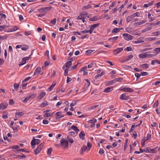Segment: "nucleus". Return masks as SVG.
<instances>
[{
	"label": "nucleus",
	"instance_id": "13d9d810",
	"mask_svg": "<svg viewBox=\"0 0 160 160\" xmlns=\"http://www.w3.org/2000/svg\"><path fill=\"white\" fill-rule=\"evenodd\" d=\"M158 100H157L156 101L154 104L153 105V107L154 108H155L158 106Z\"/></svg>",
	"mask_w": 160,
	"mask_h": 160
},
{
	"label": "nucleus",
	"instance_id": "a878e982",
	"mask_svg": "<svg viewBox=\"0 0 160 160\" xmlns=\"http://www.w3.org/2000/svg\"><path fill=\"white\" fill-rule=\"evenodd\" d=\"M100 25V23H98L95 24H94L93 25H92L91 26L90 29H92V30H94L95 28L98 27Z\"/></svg>",
	"mask_w": 160,
	"mask_h": 160
},
{
	"label": "nucleus",
	"instance_id": "412c9836",
	"mask_svg": "<svg viewBox=\"0 0 160 160\" xmlns=\"http://www.w3.org/2000/svg\"><path fill=\"white\" fill-rule=\"evenodd\" d=\"M147 53H144V54L141 53L139 55V57L140 58H147Z\"/></svg>",
	"mask_w": 160,
	"mask_h": 160
},
{
	"label": "nucleus",
	"instance_id": "393cba45",
	"mask_svg": "<svg viewBox=\"0 0 160 160\" xmlns=\"http://www.w3.org/2000/svg\"><path fill=\"white\" fill-rule=\"evenodd\" d=\"M105 73L104 72H102L100 74H98L97 75H96L95 77V78L96 79H97L99 78V77H101L103 75L105 74Z\"/></svg>",
	"mask_w": 160,
	"mask_h": 160
},
{
	"label": "nucleus",
	"instance_id": "39448f33",
	"mask_svg": "<svg viewBox=\"0 0 160 160\" xmlns=\"http://www.w3.org/2000/svg\"><path fill=\"white\" fill-rule=\"evenodd\" d=\"M123 36L124 39L127 40H130L132 39L133 37L132 35L127 33L123 34Z\"/></svg>",
	"mask_w": 160,
	"mask_h": 160
},
{
	"label": "nucleus",
	"instance_id": "f03ea898",
	"mask_svg": "<svg viewBox=\"0 0 160 160\" xmlns=\"http://www.w3.org/2000/svg\"><path fill=\"white\" fill-rule=\"evenodd\" d=\"M52 8V7H46L45 8H42L38 9V11L40 12L46 13L48 11H50Z\"/></svg>",
	"mask_w": 160,
	"mask_h": 160
},
{
	"label": "nucleus",
	"instance_id": "6e6d98bb",
	"mask_svg": "<svg viewBox=\"0 0 160 160\" xmlns=\"http://www.w3.org/2000/svg\"><path fill=\"white\" fill-rule=\"evenodd\" d=\"M132 50V49L131 47H127L126 48L124 49L125 51H130Z\"/></svg>",
	"mask_w": 160,
	"mask_h": 160
},
{
	"label": "nucleus",
	"instance_id": "f704fd0d",
	"mask_svg": "<svg viewBox=\"0 0 160 160\" xmlns=\"http://www.w3.org/2000/svg\"><path fill=\"white\" fill-rule=\"evenodd\" d=\"M95 62H92L90 64L88 65V68H91L92 67H95Z\"/></svg>",
	"mask_w": 160,
	"mask_h": 160
},
{
	"label": "nucleus",
	"instance_id": "aec40b11",
	"mask_svg": "<svg viewBox=\"0 0 160 160\" xmlns=\"http://www.w3.org/2000/svg\"><path fill=\"white\" fill-rule=\"evenodd\" d=\"M158 148V147H157L153 149H151L150 148V153H154L157 152L158 151V150L157 149Z\"/></svg>",
	"mask_w": 160,
	"mask_h": 160
},
{
	"label": "nucleus",
	"instance_id": "58836bf2",
	"mask_svg": "<svg viewBox=\"0 0 160 160\" xmlns=\"http://www.w3.org/2000/svg\"><path fill=\"white\" fill-rule=\"evenodd\" d=\"M71 128L75 131H76V132L79 131V130L78 129L77 127L75 126L72 125L71 127Z\"/></svg>",
	"mask_w": 160,
	"mask_h": 160
},
{
	"label": "nucleus",
	"instance_id": "5fc2aeb1",
	"mask_svg": "<svg viewBox=\"0 0 160 160\" xmlns=\"http://www.w3.org/2000/svg\"><path fill=\"white\" fill-rule=\"evenodd\" d=\"M77 101H75L74 100H73L72 102L70 104L71 107H72L75 106L76 104V102Z\"/></svg>",
	"mask_w": 160,
	"mask_h": 160
},
{
	"label": "nucleus",
	"instance_id": "ddd939ff",
	"mask_svg": "<svg viewBox=\"0 0 160 160\" xmlns=\"http://www.w3.org/2000/svg\"><path fill=\"white\" fill-rule=\"evenodd\" d=\"M85 135L84 132L83 131H82L79 134V137L81 139L83 140L85 139Z\"/></svg>",
	"mask_w": 160,
	"mask_h": 160
},
{
	"label": "nucleus",
	"instance_id": "864d4df0",
	"mask_svg": "<svg viewBox=\"0 0 160 160\" xmlns=\"http://www.w3.org/2000/svg\"><path fill=\"white\" fill-rule=\"evenodd\" d=\"M151 135L150 133H148L147 135L146 141L149 140L151 138Z\"/></svg>",
	"mask_w": 160,
	"mask_h": 160
},
{
	"label": "nucleus",
	"instance_id": "09e8293b",
	"mask_svg": "<svg viewBox=\"0 0 160 160\" xmlns=\"http://www.w3.org/2000/svg\"><path fill=\"white\" fill-rule=\"evenodd\" d=\"M150 147H147L144 149L143 151L147 153H150Z\"/></svg>",
	"mask_w": 160,
	"mask_h": 160
},
{
	"label": "nucleus",
	"instance_id": "bf43d9fd",
	"mask_svg": "<svg viewBox=\"0 0 160 160\" xmlns=\"http://www.w3.org/2000/svg\"><path fill=\"white\" fill-rule=\"evenodd\" d=\"M153 34L154 36H157L158 35H160V31H157L154 32Z\"/></svg>",
	"mask_w": 160,
	"mask_h": 160
},
{
	"label": "nucleus",
	"instance_id": "0eeeda50",
	"mask_svg": "<svg viewBox=\"0 0 160 160\" xmlns=\"http://www.w3.org/2000/svg\"><path fill=\"white\" fill-rule=\"evenodd\" d=\"M123 50L122 48H118L113 50V54L114 55H117L121 52Z\"/></svg>",
	"mask_w": 160,
	"mask_h": 160
},
{
	"label": "nucleus",
	"instance_id": "bb28decb",
	"mask_svg": "<svg viewBox=\"0 0 160 160\" xmlns=\"http://www.w3.org/2000/svg\"><path fill=\"white\" fill-rule=\"evenodd\" d=\"M154 2V1H152L151 2L149 3H148L144 4L143 5V7L145 8H147L148 7L152 5L153 4Z\"/></svg>",
	"mask_w": 160,
	"mask_h": 160
},
{
	"label": "nucleus",
	"instance_id": "603ef678",
	"mask_svg": "<svg viewBox=\"0 0 160 160\" xmlns=\"http://www.w3.org/2000/svg\"><path fill=\"white\" fill-rule=\"evenodd\" d=\"M8 37L6 35H4L3 36H0V40H3L4 39H6Z\"/></svg>",
	"mask_w": 160,
	"mask_h": 160
},
{
	"label": "nucleus",
	"instance_id": "72a5a7b5",
	"mask_svg": "<svg viewBox=\"0 0 160 160\" xmlns=\"http://www.w3.org/2000/svg\"><path fill=\"white\" fill-rule=\"evenodd\" d=\"M119 32L118 28H114L112 31V32L113 33H117Z\"/></svg>",
	"mask_w": 160,
	"mask_h": 160
},
{
	"label": "nucleus",
	"instance_id": "3c124183",
	"mask_svg": "<svg viewBox=\"0 0 160 160\" xmlns=\"http://www.w3.org/2000/svg\"><path fill=\"white\" fill-rule=\"evenodd\" d=\"M0 15L2 18H6V16L5 14H3V13L1 11L0 12Z\"/></svg>",
	"mask_w": 160,
	"mask_h": 160
},
{
	"label": "nucleus",
	"instance_id": "2f4dec72",
	"mask_svg": "<svg viewBox=\"0 0 160 160\" xmlns=\"http://www.w3.org/2000/svg\"><path fill=\"white\" fill-rule=\"evenodd\" d=\"M154 53L158 54L160 52V48H156L154 50Z\"/></svg>",
	"mask_w": 160,
	"mask_h": 160
},
{
	"label": "nucleus",
	"instance_id": "79ce46f5",
	"mask_svg": "<svg viewBox=\"0 0 160 160\" xmlns=\"http://www.w3.org/2000/svg\"><path fill=\"white\" fill-rule=\"evenodd\" d=\"M52 148H49L48 149V150L47 152V154L49 155H51L52 152Z\"/></svg>",
	"mask_w": 160,
	"mask_h": 160
},
{
	"label": "nucleus",
	"instance_id": "c85d7f7f",
	"mask_svg": "<svg viewBox=\"0 0 160 160\" xmlns=\"http://www.w3.org/2000/svg\"><path fill=\"white\" fill-rule=\"evenodd\" d=\"M149 65L148 64H142L140 65V67L143 69H147L149 67Z\"/></svg>",
	"mask_w": 160,
	"mask_h": 160
},
{
	"label": "nucleus",
	"instance_id": "dca6fc26",
	"mask_svg": "<svg viewBox=\"0 0 160 160\" xmlns=\"http://www.w3.org/2000/svg\"><path fill=\"white\" fill-rule=\"evenodd\" d=\"M48 105V103L47 101H44L39 106L41 108H42Z\"/></svg>",
	"mask_w": 160,
	"mask_h": 160
},
{
	"label": "nucleus",
	"instance_id": "4be33fe9",
	"mask_svg": "<svg viewBox=\"0 0 160 160\" xmlns=\"http://www.w3.org/2000/svg\"><path fill=\"white\" fill-rule=\"evenodd\" d=\"M112 90V88L110 87H108L106 88L104 90L103 92L105 93L111 92Z\"/></svg>",
	"mask_w": 160,
	"mask_h": 160
},
{
	"label": "nucleus",
	"instance_id": "0e129e2a",
	"mask_svg": "<svg viewBox=\"0 0 160 160\" xmlns=\"http://www.w3.org/2000/svg\"><path fill=\"white\" fill-rule=\"evenodd\" d=\"M104 152V150L103 149L100 148L99 151V153L101 154H103Z\"/></svg>",
	"mask_w": 160,
	"mask_h": 160
},
{
	"label": "nucleus",
	"instance_id": "9b49d317",
	"mask_svg": "<svg viewBox=\"0 0 160 160\" xmlns=\"http://www.w3.org/2000/svg\"><path fill=\"white\" fill-rule=\"evenodd\" d=\"M101 18V17L98 16H95L93 17L92 18L89 19V20L91 21H95L98 20Z\"/></svg>",
	"mask_w": 160,
	"mask_h": 160
},
{
	"label": "nucleus",
	"instance_id": "473e14b6",
	"mask_svg": "<svg viewBox=\"0 0 160 160\" xmlns=\"http://www.w3.org/2000/svg\"><path fill=\"white\" fill-rule=\"evenodd\" d=\"M56 85V82H53L51 86L48 88V89L49 90V91H51L53 88Z\"/></svg>",
	"mask_w": 160,
	"mask_h": 160
},
{
	"label": "nucleus",
	"instance_id": "37998d69",
	"mask_svg": "<svg viewBox=\"0 0 160 160\" xmlns=\"http://www.w3.org/2000/svg\"><path fill=\"white\" fill-rule=\"evenodd\" d=\"M140 73L141 76H145L148 75V73L147 72H142Z\"/></svg>",
	"mask_w": 160,
	"mask_h": 160
},
{
	"label": "nucleus",
	"instance_id": "4468645a",
	"mask_svg": "<svg viewBox=\"0 0 160 160\" xmlns=\"http://www.w3.org/2000/svg\"><path fill=\"white\" fill-rule=\"evenodd\" d=\"M62 113L61 112H56L55 114V115L57 117H58L56 118V119L61 118L64 117V116L63 115H62Z\"/></svg>",
	"mask_w": 160,
	"mask_h": 160
},
{
	"label": "nucleus",
	"instance_id": "a211bd4d",
	"mask_svg": "<svg viewBox=\"0 0 160 160\" xmlns=\"http://www.w3.org/2000/svg\"><path fill=\"white\" fill-rule=\"evenodd\" d=\"M30 58V57H25L24 58L22 59V63L19 64V66L22 65L26 63L27 60H28Z\"/></svg>",
	"mask_w": 160,
	"mask_h": 160
},
{
	"label": "nucleus",
	"instance_id": "9d476101",
	"mask_svg": "<svg viewBox=\"0 0 160 160\" xmlns=\"http://www.w3.org/2000/svg\"><path fill=\"white\" fill-rule=\"evenodd\" d=\"M8 106V104L5 102H2L0 104V109H5Z\"/></svg>",
	"mask_w": 160,
	"mask_h": 160
},
{
	"label": "nucleus",
	"instance_id": "774afa93",
	"mask_svg": "<svg viewBox=\"0 0 160 160\" xmlns=\"http://www.w3.org/2000/svg\"><path fill=\"white\" fill-rule=\"evenodd\" d=\"M19 85L18 84L15 83L14 85V88L15 89H18L19 88Z\"/></svg>",
	"mask_w": 160,
	"mask_h": 160
},
{
	"label": "nucleus",
	"instance_id": "f257e3e1",
	"mask_svg": "<svg viewBox=\"0 0 160 160\" xmlns=\"http://www.w3.org/2000/svg\"><path fill=\"white\" fill-rule=\"evenodd\" d=\"M44 145V144L43 143H42L39 145L38 147L34 151L35 155H37L40 152L41 150L43 148Z\"/></svg>",
	"mask_w": 160,
	"mask_h": 160
},
{
	"label": "nucleus",
	"instance_id": "4c0bfd02",
	"mask_svg": "<svg viewBox=\"0 0 160 160\" xmlns=\"http://www.w3.org/2000/svg\"><path fill=\"white\" fill-rule=\"evenodd\" d=\"M30 98H31V97L27 96L22 101L24 103H26Z\"/></svg>",
	"mask_w": 160,
	"mask_h": 160
},
{
	"label": "nucleus",
	"instance_id": "e433bc0d",
	"mask_svg": "<svg viewBox=\"0 0 160 160\" xmlns=\"http://www.w3.org/2000/svg\"><path fill=\"white\" fill-rule=\"evenodd\" d=\"M155 63L160 64V61L158 60H152V61L151 64L152 65H154Z\"/></svg>",
	"mask_w": 160,
	"mask_h": 160
},
{
	"label": "nucleus",
	"instance_id": "052dcab7",
	"mask_svg": "<svg viewBox=\"0 0 160 160\" xmlns=\"http://www.w3.org/2000/svg\"><path fill=\"white\" fill-rule=\"evenodd\" d=\"M2 117L4 119L7 118H8V113H6V114H3Z\"/></svg>",
	"mask_w": 160,
	"mask_h": 160
},
{
	"label": "nucleus",
	"instance_id": "69168bd1",
	"mask_svg": "<svg viewBox=\"0 0 160 160\" xmlns=\"http://www.w3.org/2000/svg\"><path fill=\"white\" fill-rule=\"evenodd\" d=\"M39 71H35L33 75L36 76H38L39 74Z\"/></svg>",
	"mask_w": 160,
	"mask_h": 160
},
{
	"label": "nucleus",
	"instance_id": "f8f14e48",
	"mask_svg": "<svg viewBox=\"0 0 160 160\" xmlns=\"http://www.w3.org/2000/svg\"><path fill=\"white\" fill-rule=\"evenodd\" d=\"M46 94V93L45 92L41 91L38 96V98L40 100H41L43 97H44L45 96Z\"/></svg>",
	"mask_w": 160,
	"mask_h": 160
},
{
	"label": "nucleus",
	"instance_id": "7ed1b4c3",
	"mask_svg": "<svg viewBox=\"0 0 160 160\" xmlns=\"http://www.w3.org/2000/svg\"><path fill=\"white\" fill-rule=\"evenodd\" d=\"M61 144L62 146H63L65 148L68 147V143L67 140H65V138H63L61 140Z\"/></svg>",
	"mask_w": 160,
	"mask_h": 160
},
{
	"label": "nucleus",
	"instance_id": "c756f323",
	"mask_svg": "<svg viewBox=\"0 0 160 160\" xmlns=\"http://www.w3.org/2000/svg\"><path fill=\"white\" fill-rule=\"evenodd\" d=\"M53 113H54L53 112H52V113H46L43 115V116L45 118H48V117H49L52 116L53 114Z\"/></svg>",
	"mask_w": 160,
	"mask_h": 160
},
{
	"label": "nucleus",
	"instance_id": "49530a36",
	"mask_svg": "<svg viewBox=\"0 0 160 160\" xmlns=\"http://www.w3.org/2000/svg\"><path fill=\"white\" fill-rule=\"evenodd\" d=\"M128 139H126L125 140V143L124 144V151L126 150V147L127 146V143H128Z\"/></svg>",
	"mask_w": 160,
	"mask_h": 160
},
{
	"label": "nucleus",
	"instance_id": "a18cd8bd",
	"mask_svg": "<svg viewBox=\"0 0 160 160\" xmlns=\"http://www.w3.org/2000/svg\"><path fill=\"white\" fill-rule=\"evenodd\" d=\"M67 139L69 142H70L72 143H73L74 142V140L73 139L70 138L69 136H68L67 137Z\"/></svg>",
	"mask_w": 160,
	"mask_h": 160
},
{
	"label": "nucleus",
	"instance_id": "8fccbe9b",
	"mask_svg": "<svg viewBox=\"0 0 160 160\" xmlns=\"http://www.w3.org/2000/svg\"><path fill=\"white\" fill-rule=\"evenodd\" d=\"M140 39H138L137 40L135 41L136 43H140L144 42V41L142 40H140Z\"/></svg>",
	"mask_w": 160,
	"mask_h": 160
},
{
	"label": "nucleus",
	"instance_id": "423d86ee",
	"mask_svg": "<svg viewBox=\"0 0 160 160\" xmlns=\"http://www.w3.org/2000/svg\"><path fill=\"white\" fill-rule=\"evenodd\" d=\"M129 98V96L126 93H123L121 94L120 96L119 99L121 100H128Z\"/></svg>",
	"mask_w": 160,
	"mask_h": 160
},
{
	"label": "nucleus",
	"instance_id": "de8ad7c7",
	"mask_svg": "<svg viewBox=\"0 0 160 160\" xmlns=\"http://www.w3.org/2000/svg\"><path fill=\"white\" fill-rule=\"evenodd\" d=\"M57 21V19L56 18H54L52 20L50 21V23L53 25L55 24Z\"/></svg>",
	"mask_w": 160,
	"mask_h": 160
},
{
	"label": "nucleus",
	"instance_id": "b1692460",
	"mask_svg": "<svg viewBox=\"0 0 160 160\" xmlns=\"http://www.w3.org/2000/svg\"><path fill=\"white\" fill-rule=\"evenodd\" d=\"M24 114L22 113V112H16L15 114V116L16 118H18V117H20L23 115Z\"/></svg>",
	"mask_w": 160,
	"mask_h": 160
},
{
	"label": "nucleus",
	"instance_id": "20e7f679",
	"mask_svg": "<svg viewBox=\"0 0 160 160\" xmlns=\"http://www.w3.org/2000/svg\"><path fill=\"white\" fill-rule=\"evenodd\" d=\"M88 13L86 12L85 13H82L80 15L78 16L77 18V19L78 20H81L83 18H85L86 17H87L88 18H89L88 16H87Z\"/></svg>",
	"mask_w": 160,
	"mask_h": 160
},
{
	"label": "nucleus",
	"instance_id": "2eb2a0df",
	"mask_svg": "<svg viewBox=\"0 0 160 160\" xmlns=\"http://www.w3.org/2000/svg\"><path fill=\"white\" fill-rule=\"evenodd\" d=\"M146 22L145 20H143L141 21L134 23L133 24L136 26H138L145 23Z\"/></svg>",
	"mask_w": 160,
	"mask_h": 160
},
{
	"label": "nucleus",
	"instance_id": "6ab92c4d",
	"mask_svg": "<svg viewBox=\"0 0 160 160\" xmlns=\"http://www.w3.org/2000/svg\"><path fill=\"white\" fill-rule=\"evenodd\" d=\"M66 87H65L63 85H62L61 87L59 88V91H61L62 92H64L66 90Z\"/></svg>",
	"mask_w": 160,
	"mask_h": 160
},
{
	"label": "nucleus",
	"instance_id": "c03bdc74",
	"mask_svg": "<svg viewBox=\"0 0 160 160\" xmlns=\"http://www.w3.org/2000/svg\"><path fill=\"white\" fill-rule=\"evenodd\" d=\"M160 24V21H157L156 22H153L151 24L152 26H157Z\"/></svg>",
	"mask_w": 160,
	"mask_h": 160
},
{
	"label": "nucleus",
	"instance_id": "6e6552de",
	"mask_svg": "<svg viewBox=\"0 0 160 160\" xmlns=\"http://www.w3.org/2000/svg\"><path fill=\"white\" fill-rule=\"evenodd\" d=\"M72 64V62L71 61H69L66 62L65 64L63 67V69H64L65 67H66L67 68L65 70H68L69 68L71 67Z\"/></svg>",
	"mask_w": 160,
	"mask_h": 160
},
{
	"label": "nucleus",
	"instance_id": "a19ab883",
	"mask_svg": "<svg viewBox=\"0 0 160 160\" xmlns=\"http://www.w3.org/2000/svg\"><path fill=\"white\" fill-rule=\"evenodd\" d=\"M91 8V7L90 5H88L84 6L82 8V9L83 10H86L89 8Z\"/></svg>",
	"mask_w": 160,
	"mask_h": 160
},
{
	"label": "nucleus",
	"instance_id": "c9c22d12",
	"mask_svg": "<svg viewBox=\"0 0 160 160\" xmlns=\"http://www.w3.org/2000/svg\"><path fill=\"white\" fill-rule=\"evenodd\" d=\"M29 48V47L27 45H25L22 47L21 49L22 50L25 51L28 49Z\"/></svg>",
	"mask_w": 160,
	"mask_h": 160
},
{
	"label": "nucleus",
	"instance_id": "4d7b16f0",
	"mask_svg": "<svg viewBox=\"0 0 160 160\" xmlns=\"http://www.w3.org/2000/svg\"><path fill=\"white\" fill-rule=\"evenodd\" d=\"M15 103L14 101L12 99H10L9 101V104L11 105H13Z\"/></svg>",
	"mask_w": 160,
	"mask_h": 160
},
{
	"label": "nucleus",
	"instance_id": "cd10ccee",
	"mask_svg": "<svg viewBox=\"0 0 160 160\" xmlns=\"http://www.w3.org/2000/svg\"><path fill=\"white\" fill-rule=\"evenodd\" d=\"M99 106L98 105H93L89 107L88 108V110H91L93 109H94L98 107Z\"/></svg>",
	"mask_w": 160,
	"mask_h": 160
},
{
	"label": "nucleus",
	"instance_id": "f3484780",
	"mask_svg": "<svg viewBox=\"0 0 160 160\" xmlns=\"http://www.w3.org/2000/svg\"><path fill=\"white\" fill-rule=\"evenodd\" d=\"M134 18L132 17V15H130V16H128L126 18L127 21L128 22H133V19Z\"/></svg>",
	"mask_w": 160,
	"mask_h": 160
},
{
	"label": "nucleus",
	"instance_id": "e2e57ef3",
	"mask_svg": "<svg viewBox=\"0 0 160 160\" xmlns=\"http://www.w3.org/2000/svg\"><path fill=\"white\" fill-rule=\"evenodd\" d=\"M135 127V125H132L131 126V128L129 130L130 132H132L134 130V128Z\"/></svg>",
	"mask_w": 160,
	"mask_h": 160
},
{
	"label": "nucleus",
	"instance_id": "1a4fd4ad",
	"mask_svg": "<svg viewBox=\"0 0 160 160\" xmlns=\"http://www.w3.org/2000/svg\"><path fill=\"white\" fill-rule=\"evenodd\" d=\"M121 90L124 91L125 92H132L134 91L133 89L128 87H124Z\"/></svg>",
	"mask_w": 160,
	"mask_h": 160
},
{
	"label": "nucleus",
	"instance_id": "ea45409f",
	"mask_svg": "<svg viewBox=\"0 0 160 160\" xmlns=\"http://www.w3.org/2000/svg\"><path fill=\"white\" fill-rule=\"evenodd\" d=\"M34 137H33V140L31 142V144L32 146H35L36 144V139H34Z\"/></svg>",
	"mask_w": 160,
	"mask_h": 160
},
{
	"label": "nucleus",
	"instance_id": "338daca9",
	"mask_svg": "<svg viewBox=\"0 0 160 160\" xmlns=\"http://www.w3.org/2000/svg\"><path fill=\"white\" fill-rule=\"evenodd\" d=\"M31 78V77H28L27 78H26L23 81H22V83H23V82L28 80H29L30 78Z\"/></svg>",
	"mask_w": 160,
	"mask_h": 160
},
{
	"label": "nucleus",
	"instance_id": "5701e85b",
	"mask_svg": "<svg viewBox=\"0 0 160 160\" xmlns=\"http://www.w3.org/2000/svg\"><path fill=\"white\" fill-rule=\"evenodd\" d=\"M133 57V55H130L124 58V62H127L131 59Z\"/></svg>",
	"mask_w": 160,
	"mask_h": 160
},
{
	"label": "nucleus",
	"instance_id": "680f3d73",
	"mask_svg": "<svg viewBox=\"0 0 160 160\" xmlns=\"http://www.w3.org/2000/svg\"><path fill=\"white\" fill-rule=\"evenodd\" d=\"M20 148V146L18 145H16L12 147L11 148L12 149H18Z\"/></svg>",
	"mask_w": 160,
	"mask_h": 160
},
{
	"label": "nucleus",
	"instance_id": "7c9ffc66",
	"mask_svg": "<svg viewBox=\"0 0 160 160\" xmlns=\"http://www.w3.org/2000/svg\"><path fill=\"white\" fill-rule=\"evenodd\" d=\"M131 15L133 18H134L136 17H139L140 15V14L139 12H137L133 13Z\"/></svg>",
	"mask_w": 160,
	"mask_h": 160
}]
</instances>
